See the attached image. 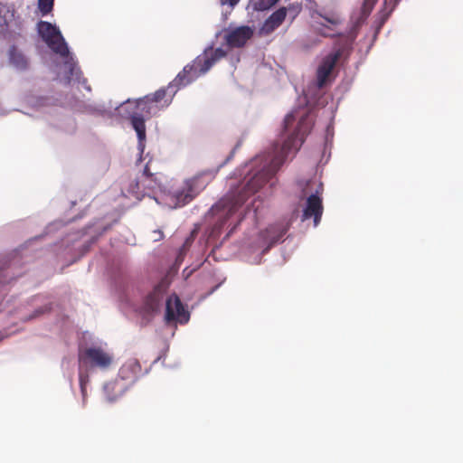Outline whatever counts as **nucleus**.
<instances>
[{"instance_id": "0eeeda50", "label": "nucleus", "mask_w": 463, "mask_h": 463, "mask_svg": "<svg viewBox=\"0 0 463 463\" xmlns=\"http://www.w3.org/2000/svg\"><path fill=\"white\" fill-rule=\"evenodd\" d=\"M24 100L35 110L47 113L48 125L55 131L64 135H73L76 132V119L63 112L62 108L58 106L59 100L53 96L28 93L24 95Z\"/></svg>"}, {"instance_id": "a878e982", "label": "nucleus", "mask_w": 463, "mask_h": 463, "mask_svg": "<svg viewBox=\"0 0 463 463\" xmlns=\"http://www.w3.org/2000/svg\"><path fill=\"white\" fill-rule=\"evenodd\" d=\"M54 7V0H38L37 8L41 16L44 17L52 14Z\"/></svg>"}, {"instance_id": "20e7f679", "label": "nucleus", "mask_w": 463, "mask_h": 463, "mask_svg": "<svg viewBox=\"0 0 463 463\" xmlns=\"http://www.w3.org/2000/svg\"><path fill=\"white\" fill-rule=\"evenodd\" d=\"M36 31L38 36L50 50L62 59V63L65 68L63 84L65 86L76 83L81 84L87 91L90 92L91 87L88 84L87 79L83 77L78 61L74 53L71 51L59 26L56 24L40 20L36 24Z\"/></svg>"}, {"instance_id": "ea45409f", "label": "nucleus", "mask_w": 463, "mask_h": 463, "mask_svg": "<svg viewBox=\"0 0 463 463\" xmlns=\"http://www.w3.org/2000/svg\"><path fill=\"white\" fill-rule=\"evenodd\" d=\"M360 62H357L355 65L356 70L359 68Z\"/></svg>"}, {"instance_id": "f257e3e1", "label": "nucleus", "mask_w": 463, "mask_h": 463, "mask_svg": "<svg viewBox=\"0 0 463 463\" xmlns=\"http://www.w3.org/2000/svg\"><path fill=\"white\" fill-rule=\"evenodd\" d=\"M313 126L314 118L306 109L298 108L284 117L271 149L237 169L234 175L242 178L208 210L207 216L213 218L216 228H222L232 218L235 222L231 232L242 221L249 220L250 224L257 225L262 216L263 202L260 195L249 203L248 200L259 191L265 196L272 194L278 184L277 173L291 154L294 156L299 151Z\"/></svg>"}, {"instance_id": "dca6fc26", "label": "nucleus", "mask_w": 463, "mask_h": 463, "mask_svg": "<svg viewBox=\"0 0 463 463\" xmlns=\"http://www.w3.org/2000/svg\"><path fill=\"white\" fill-rule=\"evenodd\" d=\"M402 0H383L381 9L376 14L375 20L372 25L373 30L372 42L369 44L366 53L369 52L372 46L374 44L375 41L378 38V35L384 25V24L388 21L392 14L394 12L396 7Z\"/></svg>"}, {"instance_id": "bb28decb", "label": "nucleus", "mask_w": 463, "mask_h": 463, "mask_svg": "<svg viewBox=\"0 0 463 463\" xmlns=\"http://www.w3.org/2000/svg\"><path fill=\"white\" fill-rule=\"evenodd\" d=\"M52 303L47 302L41 307H36L27 317V320H33L42 317L44 314L50 313L52 310Z\"/></svg>"}, {"instance_id": "72a5a7b5", "label": "nucleus", "mask_w": 463, "mask_h": 463, "mask_svg": "<svg viewBox=\"0 0 463 463\" xmlns=\"http://www.w3.org/2000/svg\"><path fill=\"white\" fill-rule=\"evenodd\" d=\"M192 242H193V238H191V237L186 238L184 242L183 243V245L181 246V248L179 250V254L185 252L189 249Z\"/></svg>"}, {"instance_id": "f704fd0d", "label": "nucleus", "mask_w": 463, "mask_h": 463, "mask_svg": "<svg viewBox=\"0 0 463 463\" xmlns=\"http://www.w3.org/2000/svg\"><path fill=\"white\" fill-rule=\"evenodd\" d=\"M143 175L146 177H150L153 175V174L150 172V169L148 167V165L146 164L145 166H144V169H143Z\"/></svg>"}, {"instance_id": "ddd939ff", "label": "nucleus", "mask_w": 463, "mask_h": 463, "mask_svg": "<svg viewBox=\"0 0 463 463\" xmlns=\"http://www.w3.org/2000/svg\"><path fill=\"white\" fill-rule=\"evenodd\" d=\"M290 224L288 222H278L269 225L265 230L260 232L259 241L261 244L260 253L255 258V264L261 262L262 256L273 246L284 241V236L289 230Z\"/></svg>"}, {"instance_id": "6ab92c4d", "label": "nucleus", "mask_w": 463, "mask_h": 463, "mask_svg": "<svg viewBox=\"0 0 463 463\" xmlns=\"http://www.w3.org/2000/svg\"><path fill=\"white\" fill-rule=\"evenodd\" d=\"M334 135L335 132L333 124L329 123L325 130L323 149L321 153V158L317 163V167H322L328 163L331 157V149L333 146Z\"/></svg>"}, {"instance_id": "412c9836", "label": "nucleus", "mask_w": 463, "mask_h": 463, "mask_svg": "<svg viewBox=\"0 0 463 463\" xmlns=\"http://www.w3.org/2000/svg\"><path fill=\"white\" fill-rule=\"evenodd\" d=\"M111 104L109 105V107H107L105 103H85L82 106V112L91 116L112 117L114 115V112L111 111Z\"/></svg>"}, {"instance_id": "4be33fe9", "label": "nucleus", "mask_w": 463, "mask_h": 463, "mask_svg": "<svg viewBox=\"0 0 463 463\" xmlns=\"http://www.w3.org/2000/svg\"><path fill=\"white\" fill-rule=\"evenodd\" d=\"M317 16L322 18L330 24V26L326 25L324 23H317V24L321 25L324 29H327L329 31H334V27L342 24L344 19L336 13H328L325 11H316Z\"/></svg>"}, {"instance_id": "9b49d317", "label": "nucleus", "mask_w": 463, "mask_h": 463, "mask_svg": "<svg viewBox=\"0 0 463 463\" xmlns=\"http://www.w3.org/2000/svg\"><path fill=\"white\" fill-rule=\"evenodd\" d=\"M132 104V99H128L127 100L121 102L117 105L114 109L115 111H118V114L123 118H128L129 120V124L131 128L135 130L137 138V150H138V159L137 162L142 161V156L144 154L146 148V118L144 114L138 113L134 109H130Z\"/></svg>"}, {"instance_id": "423d86ee", "label": "nucleus", "mask_w": 463, "mask_h": 463, "mask_svg": "<svg viewBox=\"0 0 463 463\" xmlns=\"http://www.w3.org/2000/svg\"><path fill=\"white\" fill-rule=\"evenodd\" d=\"M113 357L101 347L80 344L78 350L79 385L82 405L86 403L87 387L99 373H105L112 364Z\"/></svg>"}, {"instance_id": "473e14b6", "label": "nucleus", "mask_w": 463, "mask_h": 463, "mask_svg": "<svg viewBox=\"0 0 463 463\" xmlns=\"http://www.w3.org/2000/svg\"><path fill=\"white\" fill-rule=\"evenodd\" d=\"M13 19L0 17V35L5 37L8 31L9 22Z\"/></svg>"}, {"instance_id": "c756f323", "label": "nucleus", "mask_w": 463, "mask_h": 463, "mask_svg": "<svg viewBox=\"0 0 463 463\" xmlns=\"http://www.w3.org/2000/svg\"><path fill=\"white\" fill-rule=\"evenodd\" d=\"M287 9V15L288 14L291 20H294L298 14L300 13L302 6L298 3L289 4L288 6H285Z\"/></svg>"}, {"instance_id": "cd10ccee", "label": "nucleus", "mask_w": 463, "mask_h": 463, "mask_svg": "<svg viewBox=\"0 0 463 463\" xmlns=\"http://www.w3.org/2000/svg\"><path fill=\"white\" fill-rule=\"evenodd\" d=\"M240 1L241 0H220L221 5H227L230 8V11L222 12V19L223 22L229 18L232 9L239 4Z\"/></svg>"}, {"instance_id": "1a4fd4ad", "label": "nucleus", "mask_w": 463, "mask_h": 463, "mask_svg": "<svg viewBox=\"0 0 463 463\" xmlns=\"http://www.w3.org/2000/svg\"><path fill=\"white\" fill-rule=\"evenodd\" d=\"M117 222V220H114L112 222L98 225V222H90L86 225L79 234L77 238H81L85 235H90V238L85 241L80 247L76 248L74 245H70V243H74L76 239L74 235H67L66 238H63L60 242L57 243L59 248L65 246L63 255H70L71 258L69 260L65 259L68 262V265H71L83 257L90 248L97 242L99 238L108 232L113 225V223Z\"/></svg>"}, {"instance_id": "a19ab883", "label": "nucleus", "mask_w": 463, "mask_h": 463, "mask_svg": "<svg viewBox=\"0 0 463 463\" xmlns=\"http://www.w3.org/2000/svg\"><path fill=\"white\" fill-rule=\"evenodd\" d=\"M309 185V181L306 183V187Z\"/></svg>"}, {"instance_id": "f8f14e48", "label": "nucleus", "mask_w": 463, "mask_h": 463, "mask_svg": "<svg viewBox=\"0 0 463 463\" xmlns=\"http://www.w3.org/2000/svg\"><path fill=\"white\" fill-rule=\"evenodd\" d=\"M215 42L213 41L208 44L202 54L196 56L190 63L185 66H190L191 70L187 75L189 78L194 77V81L202 75L210 71L213 64L227 55V52L222 47H217L213 50Z\"/></svg>"}, {"instance_id": "c85d7f7f", "label": "nucleus", "mask_w": 463, "mask_h": 463, "mask_svg": "<svg viewBox=\"0 0 463 463\" xmlns=\"http://www.w3.org/2000/svg\"><path fill=\"white\" fill-rule=\"evenodd\" d=\"M15 11L13 7L0 2V17L14 19Z\"/></svg>"}, {"instance_id": "7ed1b4c3", "label": "nucleus", "mask_w": 463, "mask_h": 463, "mask_svg": "<svg viewBox=\"0 0 463 463\" xmlns=\"http://www.w3.org/2000/svg\"><path fill=\"white\" fill-rule=\"evenodd\" d=\"M167 288L165 282H159L144 297L138 313L145 325L151 323L161 312L163 304H165L163 321L166 326L176 327L178 325H186L190 321L191 311L188 305L183 302L175 292L165 298Z\"/></svg>"}, {"instance_id": "9d476101", "label": "nucleus", "mask_w": 463, "mask_h": 463, "mask_svg": "<svg viewBox=\"0 0 463 463\" xmlns=\"http://www.w3.org/2000/svg\"><path fill=\"white\" fill-rule=\"evenodd\" d=\"M190 70V66H184L183 70L177 73L175 78L172 81H170L166 87H162L156 90L154 93L141 97L140 100L146 99L153 103H158L164 100L162 108L169 107L177 91L181 88L186 87L194 81V77L189 78V76L187 75Z\"/></svg>"}, {"instance_id": "b1692460", "label": "nucleus", "mask_w": 463, "mask_h": 463, "mask_svg": "<svg viewBox=\"0 0 463 463\" xmlns=\"http://www.w3.org/2000/svg\"><path fill=\"white\" fill-rule=\"evenodd\" d=\"M141 98H138V99H136L134 100L135 102V105H134V108H130L131 109H134L135 111L137 109H140L143 113L148 115V116H153L155 115V112H154V106H153V102H151L149 99H143V100H140Z\"/></svg>"}, {"instance_id": "4468645a", "label": "nucleus", "mask_w": 463, "mask_h": 463, "mask_svg": "<svg viewBox=\"0 0 463 463\" xmlns=\"http://www.w3.org/2000/svg\"><path fill=\"white\" fill-rule=\"evenodd\" d=\"M323 183L320 182L314 192L306 198V203L302 209L301 222H304L309 219H313L314 227H317L322 218L323 207Z\"/></svg>"}, {"instance_id": "6e6552de", "label": "nucleus", "mask_w": 463, "mask_h": 463, "mask_svg": "<svg viewBox=\"0 0 463 463\" xmlns=\"http://www.w3.org/2000/svg\"><path fill=\"white\" fill-rule=\"evenodd\" d=\"M150 368L142 372L141 364L136 358L127 360L119 368L118 378L103 385V392L106 401L109 403L116 402L144 375L147 374Z\"/></svg>"}, {"instance_id": "2f4dec72", "label": "nucleus", "mask_w": 463, "mask_h": 463, "mask_svg": "<svg viewBox=\"0 0 463 463\" xmlns=\"http://www.w3.org/2000/svg\"><path fill=\"white\" fill-rule=\"evenodd\" d=\"M306 2H307V8L309 9L310 15H311L312 19H315L316 16H317V12L316 11H321L318 8L317 3L315 0H306Z\"/></svg>"}, {"instance_id": "f3484780", "label": "nucleus", "mask_w": 463, "mask_h": 463, "mask_svg": "<svg viewBox=\"0 0 463 463\" xmlns=\"http://www.w3.org/2000/svg\"><path fill=\"white\" fill-rule=\"evenodd\" d=\"M287 17V9L285 6H280L272 12L263 22L260 27V34L267 35L273 33L279 28Z\"/></svg>"}, {"instance_id": "58836bf2", "label": "nucleus", "mask_w": 463, "mask_h": 463, "mask_svg": "<svg viewBox=\"0 0 463 463\" xmlns=\"http://www.w3.org/2000/svg\"><path fill=\"white\" fill-rule=\"evenodd\" d=\"M69 382H70L71 387H72L71 378H69Z\"/></svg>"}, {"instance_id": "4c0bfd02", "label": "nucleus", "mask_w": 463, "mask_h": 463, "mask_svg": "<svg viewBox=\"0 0 463 463\" xmlns=\"http://www.w3.org/2000/svg\"><path fill=\"white\" fill-rule=\"evenodd\" d=\"M7 113V110L2 107L0 104V116L5 115Z\"/></svg>"}, {"instance_id": "5701e85b", "label": "nucleus", "mask_w": 463, "mask_h": 463, "mask_svg": "<svg viewBox=\"0 0 463 463\" xmlns=\"http://www.w3.org/2000/svg\"><path fill=\"white\" fill-rule=\"evenodd\" d=\"M280 0H249L247 11L266 12L271 10Z\"/></svg>"}, {"instance_id": "7c9ffc66", "label": "nucleus", "mask_w": 463, "mask_h": 463, "mask_svg": "<svg viewBox=\"0 0 463 463\" xmlns=\"http://www.w3.org/2000/svg\"><path fill=\"white\" fill-rule=\"evenodd\" d=\"M226 280V278H222L215 286L211 288L205 294L202 295L199 298L200 301L206 299L208 297L213 295Z\"/></svg>"}, {"instance_id": "c9c22d12", "label": "nucleus", "mask_w": 463, "mask_h": 463, "mask_svg": "<svg viewBox=\"0 0 463 463\" xmlns=\"http://www.w3.org/2000/svg\"><path fill=\"white\" fill-rule=\"evenodd\" d=\"M304 102L305 106H311V101L308 99L307 93L304 91Z\"/></svg>"}, {"instance_id": "a211bd4d", "label": "nucleus", "mask_w": 463, "mask_h": 463, "mask_svg": "<svg viewBox=\"0 0 463 463\" xmlns=\"http://www.w3.org/2000/svg\"><path fill=\"white\" fill-rule=\"evenodd\" d=\"M8 62L18 72H25L30 69L29 58L15 45L8 49Z\"/></svg>"}, {"instance_id": "f03ea898", "label": "nucleus", "mask_w": 463, "mask_h": 463, "mask_svg": "<svg viewBox=\"0 0 463 463\" xmlns=\"http://www.w3.org/2000/svg\"><path fill=\"white\" fill-rule=\"evenodd\" d=\"M378 0H364L361 6L354 10L350 15L348 26L345 31H334L327 33L321 29L320 33L326 37L340 38L343 43H337V46L326 54L320 61L316 73L315 85L317 89H323L330 85L335 80L334 70L338 60L344 55L346 49L357 37L360 27L365 23L371 14Z\"/></svg>"}, {"instance_id": "393cba45", "label": "nucleus", "mask_w": 463, "mask_h": 463, "mask_svg": "<svg viewBox=\"0 0 463 463\" xmlns=\"http://www.w3.org/2000/svg\"><path fill=\"white\" fill-rule=\"evenodd\" d=\"M66 222H64L62 220H56L52 222H50L44 229L43 233L36 236L33 238V240H39L45 236H50L52 233L60 231L61 228L65 226Z\"/></svg>"}, {"instance_id": "aec40b11", "label": "nucleus", "mask_w": 463, "mask_h": 463, "mask_svg": "<svg viewBox=\"0 0 463 463\" xmlns=\"http://www.w3.org/2000/svg\"><path fill=\"white\" fill-rule=\"evenodd\" d=\"M15 264L16 261L14 260L0 264V286L9 284L21 276V273L14 271Z\"/></svg>"}, {"instance_id": "e433bc0d", "label": "nucleus", "mask_w": 463, "mask_h": 463, "mask_svg": "<svg viewBox=\"0 0 463 463\" xmlns=\"http://www.w3.org/2000/svg\"><path fill=\"white\" fill-rule=\"evenodd\" d=\"M222 33L224 34L223 28L215 33L214 38L217 40Z\"/></svg>"}, {"instance_id": "2eb2a0df", "label": "nucleus", "mask_w": 463, "mask_h": 463, "mask_svg": "<svg viewBox=\"0 0 463 463\" xmlns=\"http://www.w3.org/2000/svg\"><path fill=\"white\" fill-rule=\"evenodd\" d=\"M223 44L228 48H242L253 37L255 28L250 25L235 26L231 24L223 28Z\"/></svg>"}, {"instance_id": "39448f33", "label": "nucleus", "mask_w": 463, "mask_h": 463, "mask_svg": "<svg viewBox=\"0 0 463 463\" xmlns=\"http://www.w3.org/2000/svg\"><path fill=\"white\" fill-rule=\"evenodd\" d=\"M241 145V141H238L226 158L217 167L202 170L194 176L186 178L181 187L169 191L165 195V204L170 209H177L191 203L214 179L219 170L232 160Z\"/></svg>"}]
</instances>
